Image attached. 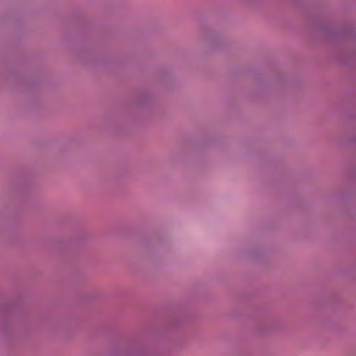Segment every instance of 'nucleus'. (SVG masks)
<instances>
[{"mask_svg": "<svg viewBox=\"0 0 356 356\" xmlns=\"http://www.w3.org/2000/svg\"><path fill=\"white\" fill-rule=\"evenodd\" d=\"M315 26L327 39L334 42L350 40L355 36V29L352 25L335 28L327 21H321Z\"/></svg>", "mask_w": 356, "mask_h": 356, "instance_id": "obj_1", "label": "nucleus"}, {"mask_svg": "<svg viewBox=\"0 0 356 356\" xmlns=\"http://www.w3.org/2000/svg\"><path fill=\"white\" fill-rule=\"evenodd\" d=\"M188 321L184 312L177 308L169 311L165 319V328L168 330H176L181 327Z\"/></svg>", "mask_w": 356, "mask_h": 356, "instance_id": "obj_2", "label": "nucleus"}, {"mask_svg": "<svg viewBox=\"0 0 356 356\" xmlns=\"http://www.w3.org/2000/svg\"><path fill=\"white\" fill-rule=\"evenodd\" d=\"M157 88L168 85L173 81V76L165 68L157 69Z\"/></svg>", "mask_w": 356, "mask_h": 356, "instance_id": "obj_3", "label": "nucleus"}, {"mask_svg": "<svg viewBox=\"0 0 356 356\" xmlns=\"http://www.w3.org/2000/svg\"><path fill=\"white\" fill-rule=\"evenodd\" d=\"M337 58L342 65H351L355 60L356 53L348 54L345 52H339L337 56Z\"/></svg>", "mask_w": 356, "mask_h": 356, "instance_id": "obj_4", "label": "nucleus"}, {"mask_svg": "<svg viewBox=\"0 0 356 356\" xmlns=\"http://www.w3.org/2000/svg\"><path fill=\"white\" fill-rule=\"evenodd\" d=\"M161 346V333H159V331L157 330V356H159V348H160Z\"/></svg>", "mask_w": 356, "mask_h": 356, "instance_id": "obj_5", "label": "nucleus"}, {"mask_svg": "<svg viewBox=\"0 0 356 356\" xmlns=\"http://www.w3.org/2000/svg\"><path fill=\"white\" fill-rule=\"evenodd\" d=\"M205 39H206V40H209V41L211 43V40H212V38H211V35H207L205 36Z\"/></svg>", "mask_w": 356, "mask_h": 356, "instance_id": "obj_6", "label": "nucleus"}, {"mask_svg": "<svg viewBox=\"0 0 356 356\" xmlns=\"http://www.w3.org/2000/svg\"><path fill=\"white\" fill-rule=\"evenodd\" d=\"M350 141L351 142H353V143H356V136L355 137H353L350 138Z\"/></svg>", "mask_w": 356, "mask_h": 356, "instance_id": "obj_7", "label": "nucleus"}]
</instances>
